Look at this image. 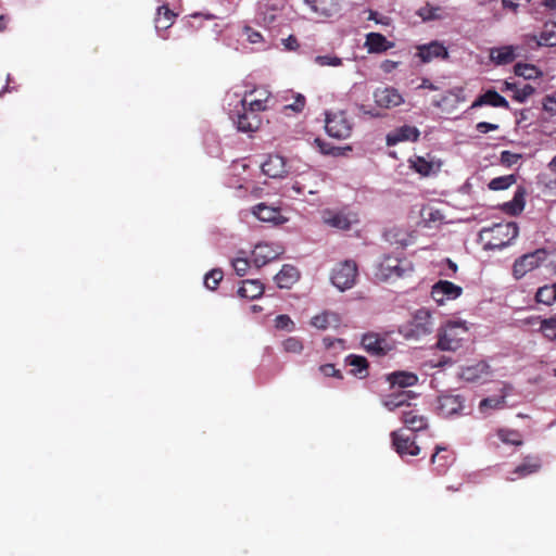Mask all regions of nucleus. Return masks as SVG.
Instances as JSON below:
<instances>
[{
  "label": "nucleus",
  "instance_id": "31",
  "mask_svg": "<svg viewBox=\"0 0 556 556\" xmlns=\"http://www.w3.org/2000/svg\"><path fill=\"white\" fill-rule=\"evenodd\" d=\"M525 195L526 191L523 188L518 187L515 191L514 198L510 201H507L501 205L502 210L510 215H517L521 213L525 208Z\"/></svg>",
  "mask_w": 556,
  "mask_h": 556
},
{
  "label": "nucleus",
  "instance_id": "10",
  "mask_svg": "<svg viewBox=\"0 0 556 556\" xmlns=\"http://www.w3.org/2000/svg\"><path fill=\"white\" fill-rule=\"evenodd\" d=\"M282 252L283 249L279 244L258 243L252 251V262L257 268H261L267 263L277 260Z\"/></svg>",
  "mask_w": 556,
  "mask_h": 556
},
{
  "label": "nucleus",
  "instance_id": "62",
  "mask_svg": "<svg viewBox=\"0 0 556 556\" xmlns=\"http://www.w3.org/2000/svg\"><path fill=\"white\" fill-rule=\"evenodd\" d=\"M341 154H342V149L338 148V147H332L331 146L329 151H327V155L338 156V155H341Z\"/></svg>",
  "mask_w": 556,
  "mask_h": 556
},
{
  "label": "nucleus",
  "instance_id": "23",
  "mask_svg": "<svg viewBox=\"0 0 556 556\" xmlns=\"http://www.w3.org/2000/svg\"><path fill=\"white\" fill-rule=\"evenodd\" d=\"M300 278L299 269L290 264H285L280 271L275 276L277 286L281 289L291 288Z\"/></svg>",
  "mask_w": 556,
  "mask_h": 556
},
{
  "label": "nucleus",
  "instance_id": "21",
  "mask_svg": "<svg viewBox=\"0 0 556 556\" xmlns=\"http://www.w3.org/2000/svg\"><path fill=\"white\" fill-rule=\"evenodd\" d=\"M505 90L511 92V98L517 102H526L535 89L525 80L505 81Z\"/></svg>",
  "mask_w": 556,
  "mask_h": 556
},
{
  "label": "nucleus",
  "instance_id": "55",
  "mask_svg": "<svg viewBox=\"0 0 556 556\" xmlns=\"http://www.w3.org/2000/svg\"><path fill=\"white\" fill-rule=\"evenodd\" d=\"M543 108L547 112L556 113V93L545 97Z\"/></svg>",
  "mask_w": 556,
  "mask_h": 556
},
{
  "label": "nucleus",
  "instance_id": "17",
  "mask_svg": "<svg viewBox=\"0 0 556 556\" xmlns=\"http://www.w3.org/2000/svg\"><path fill=\"white\" fill-rule=\"evenodd\" d=\"M253 215L261 222L281 225L287 222L279 207L268 206L265 203H258L252 208Z\"/></svg>",
  "mask_w": 556,
  "mask_h": 556
},
{
  "label": "nucleus",
  "instance_id": "61",
  "mask_svg": "<svg viewBox=\"0 0 556 556\" xmlns=\"http://www.w3.org/2000/svg\"><path fill=\"white\" fill-rule=\"evenodd\" d=\"M463 377H464L466 380H475V379H476L475 368H471V367L466 368V369L463 371Z\"/></svg>",
  "mask_w": 556,
  "mask_h": 556
},
{
  "label": "nucleus",
  "instance_id": "49",
  "mask_svg": "<svg viewBox=\"0 0 556 556\" xmlns=\"http://www.w3.org/2000/svg\"><path fill=\"white\" fill-rule=\"evenodd\" d=\"M489 105L507 108V100L494 90L489 89Z\"/></svg>",
  "mask_w": 556,
  "mask_h": 556
},
{
  "label": "nucleus",
  "instance_id": "42",
  "mask_svg": "<svg viewBox=\"0 0 556 556\" xmlns=\"http://www.w3.org/2000/svg\"><path fill=\"white\" fill-rule=\"evenodd\" d=\"M493 389L500 391L501 395L489 396V408H498L504 404V400L508 395V390L510 389L501 382H495Z\"/></svg>",
  "mask_w": 556,
  "mask_h": 556
},
{
  "label": "nucleus",
  "instance_id": "16",
  "mask_svg": "<svg viewBox=\"0 0 556 556\" xmlns=\"http://www.w3.org/2000/svg\"><path fill=\"white\" fill-rule=\"evenodd\" d=\"M416 55L420 58L421 62L429 63L434 59H447L448 52L443 43L431 41L427 45L418 46Z\"/></svg>",
  "mask_w": 556,
  "mask_h": 556
},
{
  "label": "nucleus",
  "instance_id": "8",
  "mask_svg": "<svg viewBox=\"0 0 556 556\" xmlns=\"http://www.w3.org/2000/svg\"><path fill=\"white\" fill-rule=\"evenodd\" d=\"M409 168L421 177H429L440 172L442 161L428 153L426 156L414 155L408 159Z\"/></svg>",
  "mask_w": 556,
  "mask_h": 556
},
{
  "label": "nucleus",
  "instance_id": "26",
  "mask_svg": "<svg viewBox=\"0 0 556 556\" xmlns=\"http://www.w3.org/2000/svg\"><path fill=\"white\" fill-rule=\"evenodd\" d=\"M402 421L412 431H420L428 427L427 418L419 414L417 409L404 410Z\"/></svg>",
  "mask_w": 556,
  "mask_h": 556
},
{
  "label": "nucleus",
  "instance_id": "27",
  "mask_svg": "<svg viewBox=\"0 0 556 556\" xmlns=\"http://www.w3.org/2000/svg\"><path fill=\"white\" fill-rule=\"evenodd\" d=\"M264 293V285L256 279H247L242 281L241 287L238 289L240 298L254 300Z\"/></svg>",
  "mask_w": 556,
  "mask_h": 556
},
{
  "label": "nucleus",
  "instance_id": "60",
  "mask_svg": "<svg viewBox=\"0 0 556 556\" xmlns=\"http://www.w3.org/2000/svg\"><path fill=\"white\" fill-rule=\"evenodd\" d=\"M502 7L503 9H507V10H511V11H516L517 8H518V3L516 2H513L510 0H502Z\"/></svg>",
  "mask_w": 556,
  "mask_h": 556
},
{
  "label": "nucleus",
  "instance_id": "32",
  "mask_svg": "<svg viewBox=\"0 0 556 556\" xmlns=\"http://www.w3.org/2000/svg\"><path fill=\"white\" fill-rule=\"evenodd\" d=\"M414 396L415 395L412 391L393 392L387 395L383 399L382 403L388 409L393 410L404 405L409 406L408 401Z\"/></svg>",
  "mask_w": 556,
  "mask_h": 556
},
{
  "label": "nucleus",
  "instance_id": "22",
  "mask_svg": "<svg viewBox=\"0 0 556 556\" xmlns=\"http://www.w3.org/2000/svg\"><path fill=\"white\" fill-rule=\"evenodd\" d=\"M262 172L270 178H280L287 174L286 161L282 156L269 155L262 164Z\"/></svg>",
  "mask_w": 556,
  "mask_h": 556
},
{
  "label": "nucleus",
  "instance_id": "47",
  "mask_svg": "<svg viewBox=\"0 0 556 556\" xmlns=\"http://www.w3.org/2000/svg\"><path fill=\"white\" fill-rule=\"evenodd\" d=\"M314 62L319 66H341L342 60L336 55H317Z\"/></svg>",
  "mask_w": 556,
  "mask_h": 556
},
{
  "label": "nucleus",
  "instance_id": "56",
  "mask_svg": "<svg viewBox=\"0 0 556 556\" xmlns=\"http://www.w3.org/2000/svg\"><path fill=\"white\" fill-rule=\"evenodd\" d=\"M315 143L316 146L319 148V151L323 153V154H326L327 155V151H329V149L331 148V144L324 141L323 139L320 138H316L315 139Z\"/></svg>",
  "mask_w": 556,
  "mask_h": 556
},
{
  "label": "nucleus",
  "instance_id": "18",
  "mask_svg": "<svg viewBox=\"0 0 556 556\" xmlns=\"http://www.w3.org/2000/svg\"><path fill=\"white\" fill-rule=\"evenodd\" d=\"M420 131L417 127L410 125H403L395 128L387 135L386 141L388 146H395L403 141L416 142L419 139Z\"/></svg>",
  "mask_w": 556,
  "mask_h": 556
},
{
  "label": "nucleus",
  "instance_id": "33",
  "mask_svg": "<svg viewBox=\"0 0 556 556\" xmlns=\"http://www.w3.org/2000/svg\"><path fill=\"white\" fill-rule=\"evenodd\" d=\"M462 93V88L450 90L445 92L443 96H441L440 99L433 100V105L444 111L453 109L458 102L465 100L464 98H460Z\"/></svg>",
  "mask_w": 556,
  "mask_h": 556
},
{
  "label": "nucleus",
  "instance_id": "38",
  "mask_svg": "<svg viewBox=\"0 0 556 556\" xmlns=\"http://www.w3.org/2000/svg\"><path fill=\"white\" fill-rule=\"evenodd\" d=\"M535 299L539 303L552 305L556 302V283L539 288Z\"/></svg>",
  "mask_w": 556,
  "mask_h": 556
},
{
  "label": "nucleus",
  "instance_id": "15",
  "mask_svg": "<svg viewBox=\"0 0 556 556\" xmlns=\"http://www.w3.org/2000/svg\"><path fill=\"white\" fill-rule=\"evenodd\" d=\"M311 11L320 18H330L339 14L340 0H304Z\"/></svg>",
  "mask_w": 556,
  "mask_h": 556
},
{
  "label": "nucleus",
  "instance_id": "54",
  "mask_svg": "<svg viewBox=\"0 0 556 556\" xmlns=\"http://www.w3.org/2000/svg\"><path fill=\"white\" fill-rule=\"evenodd\" d=\"M247 108L260 114V112H263L267 109V104H265V100L253 99L249 102L247 101Z\"/></svg>",
  "mask_w": 556,
  "mask_h": 556
},
{
  "label": "nucleus",
  "instance_id": "13",
  "mask_svg": "<svg viewBox=\"0 0 556 556\" xmlns=\"http://www.w3.org/2000/svg\"><path fill=\"white\" fill-rule=\"evenodd\" d=\"M434 324L430 312L426 308L418 309L410 321V333L416 338L427 336L433 331Z\"/></svg>",
  "mask_w": 556,
  "mask_h": 556
},
{
  "label": "nucleus",
  "instance_id": "25",
  "mask_svg": "<svg viewBox=\"0 0 556 556\" xmlns=\"http://www.w3.org/2000/svg\"><path fill=\"white\" fill-rule=\"evenodd\" d=\"M489 59L496 65L509 64L516 59V49L513 46L489 49Z\"/></svg>",
  "mask_w": 556,
  "mask_h": 556
},
{
  "label": "nucleus",
  "instance_id": "7",
  "mask_svg": "<svg viewBox=\"0 0 556 556\" xmlns=\"http://www.w3.org/2000/svg\"><path fill=\"white\" fill-rule=\"evenodd\" d=\"M547 256L544 249H538L517 258L513 266V273L516 279L522 278L527 273L538 268Z\"/></svg>",
  "mask_w": 556,
  "mask_h": 556
},
{
  "label": "nucleus",
  "instance_id": "40",
  "mask_svg": "<svg viewBox=\"0 0 556 556\" xmlns=\"http://www.w3.org/2000/svg\"><path fill=\"white\" fill-rule=\"evenodd\" d=\"M515 182H516V176L513 174L500 176V177H495L491 181H489V189L494 190V191L506 190L507 188L513 186Z\"/></svg>",
  "mask_w": 556,
  "mask_h": 556
},
{
  "label": "nucleus",
  "instance_id": "28",
  "mask_svg": "<svg viewBox=\"0 0 556 556\" xmlns=\"http://www.w3.org/2000/svg\"><path fill=\"white\" fill-rule=\"evenodd\" d=\"M365 46L368 52L381 53L393 47V43L387 40V38L380 33H369L366 36Z\"/></svg>",
  "mask_w": 556,
  "mask_h": 556
},
{
  "label": "nucleus",
  "instance_id": "30",
  "mask_svg": "<svg viewBox=\"0 0 556 556\" xmlns=\"http://www.w3.org/2000/svg\"><path fill=\"white\" fill-rule=\"evenodd\" d=\"M346 365L353 367L351 374L363 379L368 376L369 363L366 357L355 354H350L345 357Z\"/></svg>",
  "mask_w": 556,
  "mask_h": 556
},
{
  "label": "nucleus",
  "instance_id": "41",
  "mask_svg": "<svg viewBox=\"0 0 556 556\" xmlns=\"http://www.w3.org/2000/svg\"><path fill=\"white\" fill-rule=\"evenodd\" d=\"M497 434L500 440L505 444H510L515 446H519L522 444V437L516 430L500 429Z\"/></svg>",
  "mask_w": 556,
  "mask_h": 556
},
{
  "label": "nucleus",
  "instance_id": "19",
  "mask_svg": "<svg viewBox=\"0 0 556 556\" xmlns=\"http://www.w3.org/2000/svg\"><path fill=\"white\" fill-rule=\"evenodd\" d=\"M464 408V401L460 395L444 394L438 399V412L443 417L458 414Z\"/></svg>",
  "mask_w": 556,
  "mask_h": 556
},
{
  "label": "nucleus",
  "instance_id": "12",
  "mask_svg": "<svg viewBox=\"0 0 556 556\" xmlns=\"http://www.w3.org/2000/svg\"><path fill=\"white\" fill-rule=\"evenodd\" d=\"M247 97L241 100L243 111L238 114L237 128L242 132H254L260 129L262 117L247 108Z\"/></svg>",
  "mask_w": 556,
  "mask_h": 556
},
{
  "label": "nucleus",
  "instance_id": "14",
  "mask_svg": "<svg viewBox=\"0 0 556 556\" xmlns=\"http://www.w3.org/2000/svg\"><path fill=\"white\" fill-rule=\"evenodd\" d=\"M375 103L383 109H393L404 102L403 96L394 87L377 88L374 92Z\"/></svg>",
  "mask_w": 556,
  "mask_h": 556
},
{
  "label": "nucleus",
  "instance_id": "35",
  "mask_svg": "<svg viewBox=\"0 0 556 556\" xmlns=\"http://www.w3.org/2000/svg\"><path fill=\"white\" fill-rule=\"evenodd\" d=\"M538 46L555 47L556 46V25L554 23L545 24L539 36L533 37Z\"/></svg>",
  "mask_w": 556,
  "mask_h": 556
},
{
  "label": "nucleus",
  "instance_id": "2",
  "mask_svg": "<svg viewBox=\"0 0 556 556\" xmlns=\"http://www.w3.org/2000/svg\"><path fill=\"white\" fill-rule=\"evenodd\" d=\"M468 329L458 321H450L439 332L437 346L442 351H456L462 346Z\"/></svg>",
  "mask_w": 556,
  "mask_h": 556
},
{
  "label": "nucleus",
  "instance_id": "64",
  "mask_svg": "<svg viewBox=\"0 0 556 556\" xmlns=\"http://www.w3.org/2000/svg\"><path fill=\"white\" fill-rule=\"evenodd\" d=\"M543 5L551 10H556V0H544Z\"/></svg>",
  "mask_w": 556,
  "mask_h": 556
},
{
  "label": "nucleus",
  "instance_id": "6",
  "mask_svg": "<svg viewBox=\"0 0 556 556\" xmlns=\"http://www.w3.org/2000/svg\"><path fill=\"white\" fill-rule=\"evenodd\" d=\"M491 239L489 250L503 249L518 236V227L514 222H506L493 225L489 228Z\"/></svg>",
  "mask_w": 556,
  "mask_h": 556
},
{
  "label": "nucleus",
  "instance_id": "34",
  "mask_svg": "<svg viewBox=\"0 0 556 556\" xmlns=\"http://www.w3.org/2000/svg\"><path fill=\"white\" fill-rule=\"evenodd\" d=\"M340 317L337 313L325 311L312 318L311 325L319 330H326L331 326H337Z\"/></svg>",
  "mask_w": 556,
  "mask_h": 556
},
{
  "label": "nucleus",
  "instance_id": "29",
  "mask_svg": "<svg viewBox=\"0 0 556 556\" xmlns=\"http://www.w3.org/2000/svg\"><path fill=\"white\" fill-rule=\"evenodd\" d=\"M388 381L391 387L397 386L399 388L413 387L418 382V376L410 371H394L388 375Z\"/></svg>",
  "mask_w": 556,
  "mask_h": 556
},
{
  "label": "nucleus",
  "instance_id": "48",
  "mask_svg": "<svg viewBox=\"0 0 556 556\" xmlns=\"http://www.w3.org/2000/svg\"><path fill=\"white\" fill-rule=\"evenodd\" d=\"M275 327L280 330L293 331L295 325L288 315H278L275 318Z\"/></svg>",
  "mask_w": 556,
  "mask_h": 556
},
{
  "label": "nucleus",
  "instance_id": "1",
  "mask_svg": "<svg viewBox=\"0 0 556 556\" xmlns=\"http://www.w3.org/2000/svg\"><path fill=\"white\" fill-rule=\"evenodd\" d=\"M413 271L412 263L405 258L384 256L376 267L375 277L379 281L403 278Z\"/></svg>",
  "mask_w": 556,
  "mask_h": 556
},
{
  "label": "nucleus",
  "instance_id": "63",
  "mask_svg": "<svg viewBox=\"0 0 556 556\" xmlns=\"http://www.w3.org/2000/svg\"><path fill=\"white\" fill-rule=\"evenodd\" d=\"M420 88H427V89H431V90L437 89V87L429 79H424L420 85Z\"/></svg>",
  "mask_w": 556,
  "mask_h": 556
},
{
  "label": "nucleus",
  "instance_id": "53",
  "mask_svg": "<svg viewBox=\"0 0 556 556\" xmlns=\"http://www.w3.org/2000/svg\"><path fill=\"white\" fill-rule=\"evenodd\" d=\"M305 102H306V101H305V97L299 93V94L295 97L294 102H293L292 104L286 105V106H285V110L290 109V110H292L293 112L300 113V112H302V111H303V109H304V106H305Z\"/></svg>",
  "mask_w": 556,
  "mask_h": 556
},
{
  "label": "nucleus",
  "instance_id": "20",
  "mask_svg": "<svg viewBox=\"0 0 556 556\" xmlns=\"http://www.w3.org/2000/svg\"><path fill=\"white\" fill-rule=\"evenodd\" d=\"M454 453L447 446L437 445L435 451L431 456V464L438 475L446 471L447 467L454 462Z\"/></svg>",
  "mask_w": 556,
  "mask_h": 556
},
{
  "label": "nucleus",
  "instance_id": "5",
  "mask_svg": "<svg viewBox=\"0 0 556 556\" xmlns=\"http://www.w3.org/2000/svg\"><path fill=\"white\" fill-rule=\"evenodd\" d=\"M357 278V265L354 261L339 263L331 273V282L340 291L354 287Z\"/></svg>",
  "mask_w": 556,
  "mask_h": 556
},
{
  "label": "nucleus",
  "instance_id": "11",
  "mask_svg": "<svg viewBox=\"0 0 556 556\" xmlns=\"http://www.w3.org/2000/svg\"><path fill=\"white\" fill-rule=\"evenodd\" d=\"M392 445L395 452L401 456H417L420 454V447L415 439L406 435L403 430H396L391 433Z\"/></svg>",
  "mask_w": 556,
  "mask_h": 556
},
{
  "label": "nucleus",
  "instance_id": "50",
  "mask_svg": "<svg viewBox=\"0 0 556 556\" xmlns=\"http://www.w3.org/2000/svg\"><path fill=\"white\" fill-rule=\"evenodd\" d=\"M232 266L237 275L244 276L250 267V262L247 258L237 257L232 261Z\"/></svg>",
  "mask_w": 556,
  "mask_h": 556
},
{
  "label": "nucleus",
  "instance_id": "43",
  "mask_svg": "<svg viewBox=\"0 0 556 556\" xmlns=\"http://www.w3.org/2000/svg\"><path fill=\"white\" fill-rule=\"evenodd\" d=\"M224 277L223 270L218 268L212 269L204 277V285L210 290H215Z\"/></svg>",
  "mask_w": 556,
  "mask_h": 556
},
{
  "label": "nucleus",
  "instance_id": "37",
  "mask_svg": "<svg viewBox=\"0 0 556 556\" xmlns=\"http://www.w3.org/2000/svg\"><path fill=\"white\" fill-rule=\"evenodd\" d=\"M515 74L518 77H522L526 81L539 78L542 75V72L532 64L518 63L515 65Z\"/></svg>",
  "mask_w": 556,
  "mask_h": 556
},
{
  "label": "nucleus",
  "instance_id": "4",
  "mask_svg": "<svg viewBox=\"0 0 556 556\" xmlns=\"http://www.w3.org/2000/svg\"><path fill=\"white\" fill-rule=\"evenodd\" d=\"M325 129L330 137L342 140L351 136L353 124L344 111L327 113Z\"/></svg>",
  "mask_w": 556,
  "mask_h": 556
},
{
  "label": "nucleus",
  "instance_id": "3",
  "mask_svg": "<svg viewBox=\"0 0 556 556\" xmlns=\"http://www.w3.org/2000/svg\"><path fill=\"white\" fill-rule=\"evenodd\" d=\"M361 344L372 356H386L396 348V341L388 333L367 332L362 337Z\"/></svg>",
  "mask_w": 556,
  "mask_h": 556
},
{
  "label": "nucleus",
  "instance_id": "52",
  "mask_svg": "<svg viewBox=\"0 0 556 556\" xmlns=\"http://www.w3.org/2000/svg\"><path fill=\"white\" fill-rule=\"evenodd\" d=\"M319 371L325 377H336V378H339V379L343 378L341 371L339 369H337L333 364H324V365H321L319 367Z\"/></svg>",
  "mask_w": 556,
  "mask_h": 556
},
{
  "label": "nucleus",
  "instance_id": "58",
  "mask_svg": "<svg viewBox=\"0 0 556 556\" xmlns=\"http://www.w3.org/2000/svg\"><path fill=\"white\" fill-rule=\"evenodd\" d=\"M486 104V91L479 94L476 101L472 102L471 108L482 106Z\"/></svg>",
  "mask_w": 556,
  "mask_h": 556
},
{
  "label": "nucleus",
  "instance_id": "24",
  "mask_svg": "<svg viewBox=\"0 0 556 556\" xmlns=\"http://www.w3.org/2000/svg\"><path fill=\"white\" fill-rule=\"evenodd\" d=\"M541 466H542V462H541L540 457L527 456L523 459V463L515 468V470L513 471V476L509 477V479L516 480L519 478H525L529 475H532V473L539 471Z\"/></svg>",
  "mask_w": 556,
  "mask_h": 556
},
{
  "label": "nucleus",
  "instance_id": "57",
  "mask_svg": "<svg viewBox=\"0 0 556 556\" xmlns=\"http://www.w3.org/2000/svg\"><path fill=\"white\" fill-rule=\"evenodd\" d=\"M247 31L250 33L248 37L252 43H256L262 39V35L258 31H254L250 27L247 28Z\"/></svg>",
  "mask_w": 556,
  "mask_h": 556
},
{
  "label": "nucleus",
  "instance_id": "39",
  "mask_svg": "<svg viewBox=\"0 0 556 556\" xmlns=\"http://www.w3.org/2000/svg\"><path fill=\"white\" fill-rule=\"evenodd\" d=\"M418 15L424 21L441 20L445 16L442 8L429 3L418 10Z\"/></svg>",
  "mask_w": 556,
  "mask_h": 556
},
{
  "label": "nucleus",
  "instance_id": "46",
  "mask_svg": "<svg viewBox=\"0 0 556 556\" xmlns=\"http://www.w3.org/2000/svg\"><path fill=\"white\" fill-rule=\"evenodd\" d=\"M285 352L300 354L303 351V342L296 337H290L282 342Z\"/></svg>",
  "mask_w": 556,
  "mask_h": 556
},
{
  "label": "nucleus",
  "instance_id": "51",
  "mask_svg": "<svg viewBox=\"0 0 556 556\" xmlns=\"http://www.w3.org/2000/svg\"><path fill=\"white\" fill-rule=\"evenodd\" d=\"M519 159H520L519 154L511 153L506 150L502 151L500 154V157H498L500 162L506 166H511V165L516 164Z\"/></svg>",
  "mask_w": 556,
  "mask_h": 556
},
{
  "label": "nucleus",
  "instance_id": "44",
  "mask_svg": "<svg viewBox=\"0 0 556 556\" xmlns=\"http://www.w3.org/2000/svg\"><path fill=\"white\" fill-rule=\"evenodd\" d=\"M327 224L331 227L341 229V230H348L351 227V222L348 218V216L337 213L330 216L326 219Z\"/></svg>",
  "mask_w": 556,
  "mask_h": 556
},
{
  "label": "nucleus",
  "instance_id": "9",
  "mask_svg": "<svg viewBox=\"0 0 556 556\" xmlns=\"http://www.w3.org/2000/svg\"><path fill=\"white\" fill-rule=\"evenodd\" d=\"M463 293L462 287L448 281L439 280L432 286L431 298L439 304L443 305L446 301H452L460 296Z\"/></svg>",
  "mask_w": 556,
  "mask_h": 556
},
{
  "label": "nucleus",
  "instance_id": "45",
  "mask_svg": "<svg viewBox=\"0 0 556 556\" xmlns=\"http://www.w3.org/2000/svg\"><path fill=\"white\" fill-rule=\"evenodd\" d=\"M540 329L542 330V332L544 333V336L551 340H555L556 339V315L547 318V319H543L541 321V327Z\"/></svg>",
  "mask_w": 556,
  "mask_h": 556
},
{
  "label": "nucleus",
  "instance_id": "59",
  "mask_svg": "<svg viewBox=\"0 0 556 556\" xmlns=\"http://www.w3.org/2000/svg\"><path fill=\"white\" fill-rule=\"evenodd\" d=\"M286 41H287L286 47L289 50H294V49H296L299 47L298 39L294 36H292V35L289 36Z\"/></svg>",
  "mask_w": 556,
  "mask_h": 556
},
{
  "label": "nucleus",
  "instance_id": "36",
  "mask_svg": "<svg viewBox=\"0 0 556 556\" xmlns=\"http://www.w3.org/2000/svg\"><path fill=\"white\" fill-rule=\"evenodd\" d=\"M176 15L168 7L162 5L157 9V14L155 18V27L157 29H166L168 28L174 21Z\"/></svg>",
  "mask_w": 556,
  "mask_h": 556
}]
</instances>
